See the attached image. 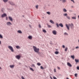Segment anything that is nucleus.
Segmentation results:
<instances>
[{"instance_id": "nucleus-1", "label": "nucleus", "mask_w": 79, "mask_h": 79, "mask_svg": "<svg viewBox=\"0 0 79 79\" xmlns=\"http://www.w3.org/2000/svg\"><path fill=\"white\" fill-rule=\"evenodd\" d=\"M65 26L68 30H69V27H70L71 29H72L74 27L73 24V23H71V24H66Z\"/></svg>"}, {"instance_id": "nucleus-2", "label": "nucleus", "mask_w": 79, "mask_h": 79, "mask_svg": "<svg viewBox=\"0 0 79 79\" xmlns=\"http://www.w3.org/2000/svg\"><path fill=\"white\" fill-rule=\"evenodd\" d=\"M33 48L34 51H35V52H36V53H37L39 55L40 54V52H39V48H37L36 47H35V46H33Z\"/></svg>"}, {"instance_id": "nucleus-3", "label": "nucleus", "mask_w": 79, "mask_h": 79, "mask_svg": "<svg viewBox=\"0 0 79 79\" xmlns=\"http://www.w3.org/2000/svg\"><path fill=\"white\" fill-rule=\"evenodd\" d=\"M8 48H9V49L12 52H14V48H13V47H12V46H11L10 45H8Z\"/></svg>"}, {"instance_id": "nucleus-4", "label": "nucleus", "mask_w": 79, "mask_h": 79, "mask_svg": "<svg viewBox=\"0 0 79 79\" xmlns=\"http://www.w3.org/2000/svg\"><path fill=\"white\" fill-rule=\"evenodd\" d=\"M21 54H20L19 55H16V56H15L16 58H17V59H18V60H19L20 58H21Z\"/></svg>"}, {"instance_id": "nucleus-5", "label": "nucleus", "mask_w": 79, "mask_h": 79, "mask_svg": "<svg viewBox=\"0 0 79 79\" xmlns=\"http://www.w3.org/2000/svg\"><path fill=\"white\" fill-rule=\"evenodd\" d=\"M6 25L7 26H11V25H12V24L11 22L10 21H8V22H7L6 23Z\"/></svg>"}, {"instance_id": "nucleus-6", "label": "nucleus", "mask_w": 79, "mask_h": 79, "mask_svg": "<svg viewBox=\"0 0 79 79\" xmlns=\"http://www.w3.org/2000/svg\"><path fill=\"white\" fill-rule=\"evenodd\" d=\"M52 32L54 35H56L57 34V32L56 30L52 31Z\"/></svg>"}, {"instance_id": "nucleus-7", "label": "nucleus", "mask_w": 79, "mask_h": 79, "mask_svg": "<svg viewBox=\"0 0 79 79\" xmlns=\"http://www.w3.org/2000/svg\"><path fill=\"white\" fill-rule=\"evenodd\" d=\"M6 14V13H4V14H3L1 15V17L2 18H3L4 17H5L6 16H7Z\"/></svg>"}, {"instance_id": "nucleus-8", "label": "nucleus", "mask_w": 79, "mask_h": 79, "mask_svg": "<svg viewBox=\"0 0 79 79\" xmlns=\"http://www.w3.org/2000/svg\"><path fill=\"white\" fill-rule=\"evenodd\" d=\"M8 18L10 21H13V19L12 18V17H11V16H8Z\"/></svg>"}, {"instance_id": "nucleus-9", "label": "nucleus", "mask_w": 79, "mask_h": 79, "mask_svg": "<svg viewBox=\"0 0 79 79\" xmlns=\"http://www.w3.org/2000/svg\"><path fill=\"white\" fill-rule=\"evenodd\" d=\"M9 3H10L11 5H14L15 4L13 2H9Z\"/></svg>"}, {"instance_id": "nucleus-10", "label": "nucleus", "mask_w": 79, "mask_h": 79, "mask_svg": "<svg viewBox=\"0 0 79 79\" xmlns=\"http://www.w3.org/2000/svg\"><path fill=\"white\" fill-rule=\"evenodd\" d=\"M28 38L29 39L31 40L32 39V35H29V36L28 37Z\"/></svg>"}, {"instance_id": "nucleus-11", "label": "nucleus", "mask_w": 79, "mask_h": 79, "mask_svg": "<svg viewBox=\"0 0 79 79\" xmlns=\"http://www.w3.org/2000/svg\"><path fill=\"white\" fill-rule=\"evenodd\" d=\"M50 23H52V24H54V23H55L54 21H53V20H52L51 19H50Z\"/></svg>"}, {"instance_id": "nucleus-12", "label": "nucleus", "mask_w": 79, "mask_h": 79, "mask_svg": "<svg viewBox=\"0 0 79 79\" xmlns=\"http://www.w3.org/2000/svg\"><path fill=\"white\" fill-rule=\"evenodd\" d=\"M67 64L68 66H70V67H72V65H71V64H70V63H69V62H68L67 63Z\"/></svg>"}, {"instance_id": "nucleus-13", "label": "nucleus", "mask_w": 79, "mask_h": 79, "mask_svg": "<svg viewBox=\"0 0 79 79\" xmlns=\"http://www.w3.org/2000/svg\"><path fill=\"white\" fill-rule=\"evenodd\" d=\"M16 48L18 49H19V48H21L20 46L19 45H16Z\"/></svg>"}, {"instance_id": "nucleus-14", "label": "nucleus", "mask_w": 79, "mask_h": 79, "mask_svg": "<svg viewBox=\"0 0 79 79\" xmlns=\"http://www.w3.org/2000/svg\"><path fill=\"white\" fill-rule=\"evenodd\" d=\"M17 32L18 33H19V34H22V31H21V30H18V31H17Z\"/></svg>"}, {"instance_id": "nucleus-15", "label": "nucleus", "mask_w": 79, "mask_h": 79, "mask_svg": "<svg viewBox=\"0 0 79 79\" xmlns=\"http://www.w3.org/2000/svg\"><path fill=\"white\" fill-rule=\"evenodd\" d=\"M75 57L74 55L71 56V57L72 58V59H73V60H74Z\"/></svg>"}, {"instance_id": "nucleus-16", "label": "nucleus", "mask_w": 79, "mask_h": 79, "mask_svg": "<svg viewBox=\"0 0 79 79\" xmlns=\"http://www.w3.org/2000/svg\"><path fill=\"white\" fill-rule=\"evenodd\" d=\"M59 25L61 27H63L64 26L63 24H62V23H60L59 24Z\"/></svg>"}, {"instance_id": "nucleus-17", "label": "nucleus", "mask_w": 79, "mask_h": 79, "mask_svg": "<svg viewBox=\"0 0 79 79\" xmlns=\"http://www.w3.org/2000/svg\"><path fill=\"white\" fill-rule=\"evenodd\" d=\"M10 66L11 68H13L14 66H15V65H10Z\"/></svg>"}, {"instance_id": "nucleus-18", "label": "nucleus", "mask_w": 79, "mask_h": 79, "mask_svg": "<svg viewBox=\"0 0 79 79\" xmlns=\"http://www.w3.org/2000/svg\"><path fill=\"white\" fill-rule=\"evenodd\" d=\"M66 18L68 19H70V17L69 16H68V15H67V16H66Z\"/></svg>"}, {"instance_id": "nucleus-19", "label": "nucleus", "mask_w": 79, "mask_h": 79, "mask_svg": "<svg viewBox=\"0 0 79 79\" xmlns=\"http://www.w3.org/2000/svg\"><path fill=\"white\" fill-rule=\"evenodd\" d=\"M63 11L64 12H66V11H67V10H66V9H65V8H64L63 9Z\"/></svg>"}, {"instance_id": "nucleus-20", "label": "nucleus", "mask_w": 79, "mask_h": 79, "mask_svg": "<svg viewBox=\"0 0 79 79\" xmlns=\"http://www.w3.org/2000/svg\"><path fill=\"white\" fill-rule=\"evenodd\" d=\"M63 15L64 16H66L67 17V15H68V14L67 13H64V14H63Z\"/></svg>"}, {"instance_id": "nucleus-21", "label": "nucleus", "mask_w": 79, "mask_h": 79, "mask_svg": "<svg viewBox=\"0 0 79 79\" xmlns=\"http://www.w3.org/2000/svg\"><path fill=\"white\" fill-rule=\"evenodd\" d=\"M72 19H76V16H73V17H72Z\"/></svg>"}, {"instance_id": "nucleus-22", "label": "nucleus", "mask_w": 79, "mask_h": 79, "mask_svg": "<svg viewBox=\"0 0 79 79\" xmlns=\"http://www.w3.org/2000/svg\"><path fill=\"white\" fill-rule=\"evenodd\" d=\"M79 61V59H75V61L76 63H78Z\"/></svg>"}, {"instance_id": "nucleus-23", "label": "nucleus", "mask_w": 79, "mask_h": 79, "mask_svg": "<svg viewBox=\"0 0 79 79\" xmlns=\"http://www.w3.org/2000/svg\"><path fill=\"white\" fill-rule=\"evenodd\" d=\"M56 25L57 27H59L58 23H56Z\"/></svg>"}, {"instance_id": "nucleus-24", "label": "nucleus", "mask_w": 79, "mask_h": 79, "mask_svg": "<svg viewBox=\"0 0 79 79\" xmlns=\"http://www.w3.org/2000/svg\"><path fill=\"white\" fill-rule=\"evenodd\" d=\"M68 49V47H66L65 49H64V50L65 52H67V50Z\"/></svg>"}, {"instance_id": "nucleus-25", "label": "nucleus", "mask_w": 79, "mask_h": 79, "mask_svg": "<svg viewBox=\"0 0 79 79\" xmlns=\"http://www.w3.org/2000/svg\"><path fill=\"white\" fill-rule=\"evenodd\" d=\"M0 38H1V39H2L3 38V37L2 35L1 34H0Z\"/></svg>"}, {"instance_id": "nucleus-26", "label": "nucleus", "mask_w": 79, "mask_h": 79, "mask_svg": "<svg viewBox=\"0 0 79 79\" xmlns=\"http://www.w3.org/2000/svg\"><path fill=\"white\" fill-rule=\"evenodd\" d=\"M30 70H31V71H32V72H34V70H33V69H32V68H31V67H30Z\"/></svg>"}, {"instance_id": "nucleus-27", "label": "nucleus", "mask_w": 79, "mask_h": 79, "mask_svg": "<svg viewBox=\"0 0 79 79\" xmlns=\"http://www.w3.org/2000/svg\"><path fill=\"white\" fill-rule=\"evenodd\" d=\"M66 2V0H62V2H63V3H65V2Z\"/></svg>"}, {"instance_id": "nucleus-28", "label": "nucleus", "mask_w": 79, "mask_h": 79, "mask_svg": "<svg viewBox=\"0 0 79 79\" xmlns=\"http://www.w3.org/2000/svg\"><path fill=\"white\" fill-rule=\"evenodd\" d=\"M47 13L49 15H50L51 14V13L49 11H48L47 12Z\"/></svg>"}, {"instance_id": "nucleus-29", "label": "nucleus", "mask_w": 79, "mask_h": 79, "mask_svg": "<svg viewBox=\"0 0 79 79\" xmlns=\"http://www.w3.org/2000/svg\"><path fill=\"white\" fill-rule=\"evenodd\" d=\"M48 26V27H51L52 26L51 25H49V24H47Z\"/></svg>"}, {"instance_id": "nucleus-30", "label": "nucleus", "mask_w": 79, "mask_h": 79, "mask_svg": "<svg viewBox=\"0 0 79 79\" xmlns=\"http://www.w3.org/2000/svg\"><path fill=\"white\" fill-rule=\"evenodd\" d=\"M59 53V52H58V51H56V52H55V53H56V54H58Z\"/></svg>"}, {"instance_id": "nucleus-31", "label": "nucleus", "mask_w": 79, "mask_h": 79, "mask_svg": "<svg viewBox=\"0 0 79 79\" xmlns=\"http://www.w3.org/2000/svg\"><path fill=\"white\" fill-rule=\"evenodd\" d=\"M38 7H39V5H36L35 6V8L37 9H38Z\"/></svg>"}, {"instance_id": "nucleus-32", "label": "nucleus", "mask_w": 79, "mask_h": 79, "mask_svg": "<svg viewBox=\"0 0 79 79\" xmlns=\"http://www.w3.org/2000/svg\"><path fill=\"white\" fill-rule=\"evenodd\" d=\"M43 32H44L45 33L46 32V30H45V29H44L43 31Z\"/></svg>"}, {"instance_id": "nucleus-33", "label": "nucleus", "mask_w": 79, "mask_h": 79, "mask_svg": "<svg viewBox=\"0 0 79 79\" xmlns=\"http://www.w3.org/2000/svg\"><path fill=\"white\" fill-rule=\"evenodd\" d=\"M40 67H41V69H42V70H43L44 69V67H43L42 66H41Z\"/></svg>"}, {"instance_id": "nucleus-34", "label": "nucleus", "mask_w": 79, "mask_h": 79, "mask_svg": "<svg viewBox=\"0 0 79 79\" xmlns=\"http://www.w3.org/2000/svg\"><path fill=\"white\" fill-rule=\"evenodd\" d=\"M37 64L38 65V66H40L41 64H40V63H37Z\"/></svg>"}, {"instance_id": "nucleus-35", "label": "nucleus", "mask_w": 79, "mask_h": 79, "mask_svg": "<svg viewBox=\"0 0 79 79\" xmlns=\"http://www.w3.org/2000/svg\"><path fill=\"white\" fill-rule=\"evenodd\" d=\"M74 75H75V77H77V73H75V74Z\"/></svg>"}, {"instance_id": "nucleus-36", "label": "nucleus", "mask_w": 79, "mask_h": 79, "mask_svg": "<svg viewBox=\"0 0 79 79\" xmlns=\"http://www.w3.org/2000/svg\"><path fill=\"white\" fill-rule=\"evenodd\" d=\"M32 67H35V64H32Z\"/></svg>"}, {"instance_id": "nucleus-37", "label": "nucleus", "mask_w": 79, "mask_h": 79, "mask_svg": "<svg viewBox=\"0 0 79 79\" xmlns=\"http://www.w3.org/2000/svg\"><path fill=\"white\" fill-rule=\"evenodd\" d=\"M64 34L65 35H68V34L67 32H64Z\"/></svg>"}, {"instance_id": "nucleus-38", "label": "nucleus", "mask_w": 79, "mask_h": 79, "mask_svg": "<svg viewBox=\"0 0 79 79\" xmlns=\"http://www.w3.org/2000/svg\"><path fill=\"white\" fill-rule=\"evenodd\" d=\"M53 79H57V78L55 77H53Z\"/></svg>"}, {"instance_id": "nucleus-39", "label": "nucleus", "mask_w": 79, "mask_h": 79, "mask_svg": "<svg viewBox=\"0 0 79 79\" xmlns=\"http://www.w3.org/2000/svg\"><path fill=\"white\" fill-rule=\"evenodd\" d=\"M77 70H79V66H78V67H77Z\"/></svg>"}, {"instance_id": "nucleus-40", "label": "nucleus", "mask_w": 79, "mask_h": 79, "mask_svg": "<svg viewBox=\"0 0 79 79\" xmlns=\"http://www.w3.org/2000/svg\"><path fill=\"white\" fill-rule=\"evenodd\" d=\"M54 72H56V69H54Z\"/></svg>"}, {"instance_id": "nucleus-41", "label": "nucleus", "mask_w": 79, "mask_h": 79, "mask_svg": "<svg viewBox=\"0 0 79 79\" xmlns=\"http://www.w3.org/2000/svg\"><path fill=\"white\" fill-rule=\"evenodd\" d=\"M21 78L22 79H25L24 77H23V76L21 77Z\"/></svg>"}, {"instance_id": "nucleus-42", "label": "nucleus", "mask_w": 79, "mask_h": 79, "mask_svg": "<svg viewBox=\"0 0 79 79\" xmlns=\"http://www.w3.org/2000/svg\"><path fill=\"white\" fill-rule=\"evenodd\" d=\"M57 68L59 70H60V69L59 67H57Z\"/></svg>"}, {"instance_id": "nucleus-43", "label": "nucleus", "mask_w": 79, "mask_h": 79, "mask_svg": "<svg viewBox=\"0 0 79 79\" xmlns=\"http://www.w3.org/2000/svg\"><path fill=\"white\" fill-rule=\"evenodd\" d=\"M62 47L63 48H65V45H62Z\"/></svg>"}, {"instance_id": "nucleus-44", "label": "nucleus", "mask_w": 79, "mask_h": 79, "mask_svg": "<svg viewBox=\"0 0 79 79\" xmlns=\"http://www.w3.org/2000/svg\"><path fill=\"white\" fill-rule=\"evenodd\" d=\"M72 50H74V49H75V48H74V47L73 48H72Z\"/></svg>"}, {"instance_id": "nucleus-45", "label": "nucleus", "mask_w": 79, "mask_h": 79, "mask_svg": "<svg viewBox=\"0 0 79 79\" xmlns=\"http://www.w3.org/2000/svg\"><path fill=\"white\" fill-rule=\"evenodd\" d=\"M39 27H40V28L41 27V26L40 24H39Z\"/></svg>"}, {"instance_id": "nucleus-46", "label": "nucleus", "mask_w": 79, "mask_h": 79, "mask_svg": "<svg viewBox=\"0 0 79 79\" xmlns=\"http://www.w3.org/2000/svg\"><path fill=\"white\" fill-rule=\"evenodd\" d=\"M6 20H8V18L7 17H6Z\"/></svg>"}, {"instance_id": "nucleus-47", "label": "nucleus", "mask_w": 79, "mask_h": 79, "mask_svg": "<svg viewBox=\"0 0 79 79\" xmlns=\"http://www.w3.org/2000/svg\"><path fill=\"white\" fill-rule=\"evenodd\" d=\"M79 48V47L78 46L76 47V48Z\"/></svg>"}, {"instance_id": "nucleus-48", "label": "nucleus", "mask_w": 79, "mask_h": 79, "mask_svg": "<svg viewBox=\"0 0 79 79\" xmlns=\"http://www.w3.org/2000/svg\"><path fill=\"white\" fill-rule=\"evenodd\" d=\"M1 44H2V41L0 40V44L1 45Z\"/></svg>"}, {"instance_id": "nucleus-49", "label": "nucleus", "mask_w": 79, "mask_h": 79, "mask_svg": "<svg viewBox=\"0 0 79 79\" xmlns=\"http://www.w3.org/2000/svg\"><path fill=\"white\" fill-rule=\"evenodd\" d=\"M50 78H51V79H53L52 77L50 76Z\"/></svg>"}, {"instance_id": "nucleus-50", "label": "nucleus", "mask_w": 79, "mask_h": 79, "mask_svg": "<svg viewBox=\"0 0 79 79\" xmlns=\"http://www.w3.org/2000/svg\"><path fill=\"white\" fill-rule=\"evenodd\" d=\"M71 8H74V6H73V5H72V6H71Z\"/></svg>"}, {"instance_id": "nucleus-51", "label": "nucleus", "mask_w": 79, "mask_h": 79, "mask_svg": "<svg viewBox=\"0 0 79 79\" xmlns=\"http://www.w3.org/2000/svg\"><path fill=\"white\" fill-rule=\"evenodd\" d=\"M0 69H2L1 67H0Z\"/></svg>"}, {"instance_id": "nucleus-52", "label": "nucleus", "mask_w": 79, "mask_h": 79, "mask_svg": "<svg viewBox=\"0 0 79 79\" xmlns=\"http://www.w3.org/2000/svg\"><path fill=\"white\" fill-rule=\"evenodd\" d=\"M78 18L79 19V15H78Z\"/></svg>"}, {"instance_id": "nucleus-53", "label": "nucleus", "mask_w": 79, "mask_h": 79, "mask_svg": "<svg viewBox=\"0 0 79 79\" xmlns=\"http://www.w3.org/2000/svg\"><path fill=\"white\" fill-rule=\"evenodd\" d=\"M66 79H69V78H67Z\"/></svg>"}, {"instance_id": "nucleus-54", "label": "nucleus", "mask_w": 79, "mask_h": 79, "mask_svg": "<svg viewBox=\"0 0 79 79\" xmlns=\"http://www.w3.org/2000/svg\"><path fill=\"white\" fill-rule=\"evenodd\" d=\"M78 42H79V40H78Z\"/></svg>"}, {"instance_id": "nucleus-55", "label": "nucleus", "mask_w": 79, "mask_h": 79, "mask_svg": "<svg viewBox=\"0 0 79 79\" xmlns=\"http://www.w3.org/2000/svg\"><path fill=\"white\" fill-rule=\"evenodd\" d=\"M23 17H24V16H23Z\"/></svg>"}]
</instances>
